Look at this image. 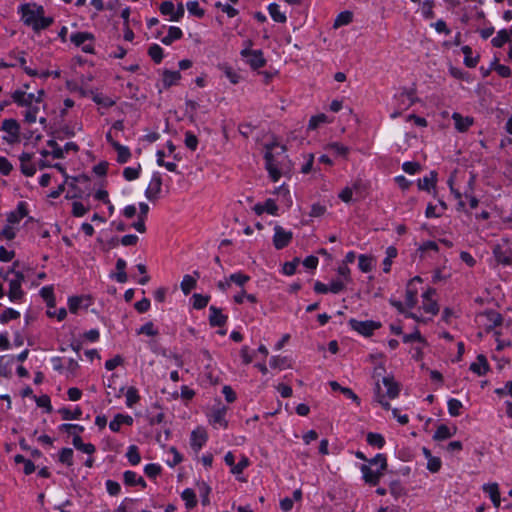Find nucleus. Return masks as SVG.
Wrapping results in <instances>:
<instances>
[{"label": "nucleus", "mask_w": 512, "mask_h": 512, "mask_svg": "<svg viewBox=\"0 0 512 512\" xmlns=\"http://www.w3.org/2000/svg\"><path fill=\"white\" fill-rule=\"evenodd\" d=\"M265 166L269 173V176L274 182H277L281 177V162L277 160L276 155L283 154L286 151V147L279 145L278 143H270L265 145Z\"/></svg>", "instance_id": "nucleus-1"}, {"label": "nucleus", "mask_w": 512, "mask_h": 512, "mask_svg": "<svg viewBox=\"0 0 512 512\" xmlns=\"http://www.w3.org/2000/svg\"><path fill=\"white\" fill-rule=\"evenodd\" d=\"M9 272L13 273L15 278L9 279V291L8 297L11 301H18L22 299L24 292L21 288L22 282L24 281V275L22 272L14 271V269H10Z\"/></svg>", "instance_id": "nucleus-2"}, {"label": "nucleus", "mask_w": 512, "mask_h": 512, "mask_svg": "<svg viewBox=\"0 0 512 512\" xmlns=\"http://www.w3.org/2000/svg\"><path fill=\"white\" fill-rule=\"evenodd\" d=\"M350 327L358 332L359 334L369 337L373 334V332L379 329L382 325L380 322L373 320L359 321L354 318L349 320Z\"/></svg>", "instance_id": "nucleus-3"}, {"label": "nucleus", "mask_w": 512, "mask_h": 512, "mask_svg": "<svg viewBox=\"0 0 512 512\" xmlns=\"http://www.w3.org/2000/svg\"><path fill=\"white\" fill-rule=\"evenodd\" d=\"M94 35L89 32H76L70 36V41L77 47H82L85 53H94V46L92 43L85 44L86 41H93Z\"/></svg>", "instance_id": "nucleus-4"}, {"label": "nucleus", "mask_w": 512, "mask_h": 512, "mask_svg": "<svg viewBox=\"0 0 512 512\" xmlns=\"http://www.w3.org/2000/svg\"><path fill=\"white\" fill-rule=\"evenodd\" d=\"M241 56L246 59V62L253 70L259 69L266 64V60L261 50L243 49Z\"/></svg>", "instance_id": "nucleus-5"}, {"label": "nucleus", "mask_w": 512, "mask_h": 512, "mask_svg": "<svg viewBox=\"0 0 512 512\" xmlns=\"http://www.w3.org/2000/svg\"><path fill=\"white\" fill-rule=\"evenodd\" d=\"M1 130L8 133L12 136L13 139H8L6 136L3 137V140L9 144H15L20 141L19 133H20V125L15 119H5L2 122Z\"/></svg>", "instance_id": "nucleus-6"}, {"label": "nucleus", "mask_w": 512, "mask_h": 512, "mask_svg": "<svg viewBox=\"0 0 512 512\" xmlns=\"http://www.w3.org/2000/svg\"><path fill=\"white\" fill-rule=\"evenodd\" d=\"M274 232L273 245L278 250L287 247L293 238L291 231H286L279 225L275 226Z\"/></svg>", "instance_id": "nucleus-7"}, {"label": "nucleus", "mask_w": 512, "mask_h": 512, "mask_svg": "<svg viewBox=\"0 0 512 512\" xmlns=\"http://www.w3.org/2000/svg\"><path fill=\"white\" fill-rule=\"evenodd\" d=\"M162 187V177L159 172H154L151 181L145 191V196L149 201H156L159 198Z\"/></svg>", "instance_id": "nucleus-8"}, {"label": "nucleus", "mask_w": 512, "mask_h": 512, "mask_svg": "<svg viewBox=\"0 0 512 512\" xmlns=\"http://www.w3.org/2000/svg\"><path fill=\"white\" fill-rule=\"evenodd\" d=\"M227 412V407L222 404H218L216 407L212 409V412L209 416V422L212 425H219L223 428L228 427V421L225 419V415Z\"/></svg>", "instance_id": "nucleus-9"}, {"label": "nucleus", "mask_w": 512, "mask_h": 512, "mask_svg": "<svg viewBox=\"0 0 512 512\" xmlns=\"http://www.w3.org/2000/svg\"><path fill=\"white\" fill-rule=\"evenodd\" d=\"M360 469L363 474L364 481L373 486H376L379 483L380 478L383 476L384 472L379 469L372 470L369 465L365 464H363Z\"/></svg>", "instance_id": "nucleus-10"}, {"label": "nucleus", "mask_w": 512, "mask_h": 512, "mask_svg": "<svg viewBox=\"0 0 512 512\" xmlns=\"http://www.w3.org/2000/svg\"><path fill=\"white\" fill-rule=\"evenodd\" d=\"M21 12L24 24L34 27L38 18V6L33 5L32 8L30 4H24L21 6Z\"/></svg>", "instance_id": "nucleus-11"}, {"label": "nucleus", "mask_w": 512, "mask_h": 512, "mask_svg": "<svg viewBox=\"0 0 512 512\" xmlns=\"http://www.w3.org/2000/svg\"><path fill=\"white\" fill-rule=\"evenodd\" d=\"M209 311V323L212 327H222L226 324L228 317L222 313L221 309L210 306Z\"/></svg>", "instance_id": "nucleus-12"}, {"label": "nucleus", "mask_w": 512, "mask_h": 512, "mask_svg": "<svg viewBox=\"0 0 512 512\" xmlns=\"http://www.w3.org/2000/svg\"><path fill=\"white\" fill-rule=\"evenodd\" d=\"M382 383L386 388V392L383 393L385 397L389 399H395L400 393V385L394 380L393 377H383Z\"/></svg>", "instance_id": "nucleus-13"}, {"label": "nucleus", "mask_w": 512, "mask_h": 512, "mask_svg": "<svg viewBox=\"0 0 512 512\" xmlns=\"http://www.w3.org/2000/svg\"><path fill=\"white\" fill-rule=\"evenodd\" d=\"M13 101L21 107H32L34 101V94L26 93L25 91L16 90L12 93Z\"/></svg>", "instance_id": "nucleus-14"}, {"label": "nucleus", "mask_w": 512, "mask_h": 512, "mask_svg": "<svg viewBox=\"0 0 512 512\" xmlns=\"http://www.w3.org/2000/svg\"><path fill=\"white\" fill-rule=\"evenodd\" d=\"M207 433L204 429H196L191 433V447L198 452L207 441Z\"/></svg>", "instance_id": "nucleus-15"}, {"label": "nucleus", "mask_w": 512, "mask_h": 512, "mask_svg": "<svg viewBox=\"0 0 512 512\" xmlns=\"http://www.w3.org/2000/svg\"><path fill=\"white\" fill-rule=\"evenodd\" d=\"M452 119L455 122V128L459 132H466L474 122L472 117H463L461 114L457 112L453 113Z\"/></svg>", "instance_id": "nucleus-16"}, {"label": "nucleus", "mask_w": 512, "mask_h": 512, "mask_svg": "<svg viewBox=\"0 0 512 512\" xmlns=\"http://www.w3.org/2000/svg\"><path fill=\"white\" fill-rule=\"evenodd\" d=\"M470 370L479 376L486 374L489 370V364L484 355L480 354L477 356V362H473L470 365Z\"/></svg>", "instance_id": "nucleus-17"}, {"label": "nucleus", "mask_w": 512, "mask_h": 512, "mask_svg": "<svg viewBox=\"0 0 512 512\" xmlns=\"http://www.w3.org/2000/svg\"><path fill=\"white\" fill-rule=\"evenodd\" d=\"M122 424L126 425H132L133 424V418L130 415H123V414H116L113 418V420L109 424V428L113 432H119L120 426Z\"/></svg>", "instance_id": "nucleus-18"}, {"label": "nucleus", "mask_w": 512, "mask_h": 512, "mask_svg": "<svg viewBox=\"0 0 512 512\" xmlns=\"http://www.w3.org/2000/svg\"><path fill=\"white\" fill-rule=\"evenodd\" d=\"M27 215V209L24 202H20L16 211H12L7 215L8 224H16Z\"/></svg>", "instance_id": "nucleus-19"}, {"label": "nucleus", "mask_w": 512, "mask_h": 512, "mask_svg": "<svg viewBox=\"0 0 512 512\" xmlns=\"http://www.w3.org/2000/svg\"><path fill=\"white\" fill-rule=\"evenodd\" d=\"M397 100L400 102L399 108L401 110H405V109H408L409 107H411L415 103L416 98H415L414 92L403 91L397 96Z\"/></svg>", "instance_id": "nucleus-20"}, {"label": "nucleus", "mask_w": 512, "mask_h": 512, "mask_svg": "<svg viewBox=\"0 0 512 512\" xmlns=\"http://www.w3.org/2000/svg\"><path fill=\"white\" fill-rule=\"evenodd\" d=\"M53 23V18L44 16V9L42 6H38V18L36 23L34 24L33 29L35 31H40L42 29L48 28Z\"/></svg>", "instance_id": "nucleus-21"}, {"label": "nucleus", "mask_w": 512, "mask_h": 512, "mask_svg": "<svg viewBox=\"0 0 512 512\" xmlns=\"http://www.w3.org/2000/svg\"><path fill=\"white\" fill-rule=\"evenodd\" d=\"M493 254L498 263L509 265L512 263V254L510 250H503L500 246L493 249Z\"/></svg>", "instance_id": "nucleus-22"}, {"label": "nucleus", "mask_w": 512, "mask_h": 512, "mask_svg": "<svg viewBox=\"0 0 512 512\" xmlns=\"http://www.w3.org/2000/svg\"><path fill=\"white\" fill-rule=\"evenodd\" d=\"M193 274L196 276V278L190 275H185L181 282V289L185 295H188L191 290L196 287L197 278L200 277V273L198 271H194Z\"/></svg>", "instance_id": "nucleus-23"}, {"label": "nucleus", "mask_w": 512, "mask_h": 512, "mask_svg": "<svg viewBox=\"0 0 512 512\" xmlns=\"http://www.w3.org/2000/svg\"><path fill=\"white\" fill-rule=\"evenodd\" d=\"M482 316L486 317L487 321L490 323L487 327V331L493 327L501 325L503 322L502 315L495 310L485 311Z\"/></svg>", "instance_id": "nucleus-24"}, {"label": "nucleus", "mask_w": 512, "mask_h": 512, "mask_svg": "<svg viewBox=\"0 0 512 512\" xmlns=\"http://www.w3.org/2000/svg\"><path fill=\"white\" fill-rule=\"evenodd\" d=\"M124 483L128 486L140 485L143 488L146 487V482L142 477H137V474L133 471H126L123 474Z\"/></svg>", "instance_id": "nucleus-25"}, {"label": "nucleus", "mask_w": 512, "mask_h": 512, "mask_svg": "<svg viewBox=\"0 0 512 512\" xmlns=\"http://www.w3.org/2000/svg\"><path fill=\"white\" fill-rule=\"evenodd\" d=\"M484 491L487 492L491 498V501L493 502L495 507H499L500 505V492L499 487L497 483H491L484 485L483 487Z\"/></svg>", "instance_id": "nucleus-26"}, {"label": "nucleus", "mask_w": 512, "mask_h": 512, "mask_svg": "<svg viewBox=\"0 0 512 512\" xmlns=\"http://www.w3.org/2000/svg\"><path fill=\"white\" fill-rule=\"evenodd\" d=\"M181 74L178 71L164 70L163 72V85L165 88H169L172 85L177 84L180 80Z\"/></svg>", "instance_id": "nucleus-27"}, {"label": "nucleus", "mask_w": 512, "mask_h": 512, "mask_svg": "<svg viewBox=\"0 0 512 512\" xmlns=\"http://www.w3.org/2000/svg\"><path fill=\"white\" fill-rule=\"evenodd\" d=\"M183 36L182 30L178 27L171 26L168 34L161 39L164 45H171L173 41L180 39Z\"/></svg>", "instance_id": "nucleus-28"}, {"label": "nucleus", "mask_w": 512, "mask_h": 512, "mask_svg": "<svg viewBox=\"0 0 512 512\" xmlns=\"http://www.w3.org/2000/svg\"><path fill=\"white\" fill-rule=\"evenodd\" d=\"M462 52L464 54V64L469 68H474L477 66L479 62V55L476 57H472V48L468 45L462 47Z\"/></svg>", "instance_id": "nucleus-29"}, {"label": "nucleus", "mask_w": 512, "mask_h": 512, "mask_svg": "<svg viewBox=\"0 0 512 512\" xmlns=\"http://www.w3.org/2000/svg\"><path fill=\"white\" fill-rule=\"evenodd\" d=\"M456 433V427L453 429V431L450 430V428L444 424L438 426V428L435 431V434L433 438L435 440H445L448 438H451Z\"/></svg>", "instance_id": "nucleus-30"}, {"label": "nucleus", "mask_w": 512, "mask_h": 512, "mask_svg": "<svg viewBox=\"0 0 512 512\" xmlns=\"http://www.w3.org/2000/svg\"><path fill=\"white\" fill-rule=\"evenodd\" d=\"M114 149L117 151V161L119 163H126L130 159L131 152L128 147L123 146L120 143H115Z\"/></svg>", "instance_id": "nucleus-31"}, {"label": "nucleus", "mask_w": 512, "mask_h": 512, "mask_svg": "<svg viewBox=\"0 0 512 512\" xmlns=\"http://www.w3.org/2000/svg\"><path fill=\"white\" fill-rule=\"evenodd\" d=\"M181 497L185 501L186 508L192 509L196 506V504H197L196 494L192 489H190V488L185 489L182 492Z\"/></svg>", "instance_id": "nucleus-32"}, {"label": "nucleus", "mask_w": 512, "mask_h": 512, "mask_svg": "<svg viewBox=\"0 0 512 512\" xmlns=\"http://www.w3.org/2000/svg\"><path fill=\"white\" fill-rule=\"evenodd\" d=\"M353 20V14L350 11H343L336 17L333 27L339 28L343 25H348Z\"/></svg>", "instance_id": "nucleus-33"}, {"label": "nucleus", "mask_w": 512, "mask_h": 512, "mask_svg": "<svg viewBox=\"0 0 512 512\" xmlns=\"http://www.w3.org/2000/svg\"><path fill=\"white\" fill-rule=\"evenodd\" d=\"M41 297L46 301L47 306L55 307L54 290L52 286H45L40 290Z\"/></svg>", "instance_id": "nucleus-34"}, {"label": "nucleus", "mask_w": 512, "mask_h": 512, "mask_svg": "<svg viewBox=\"0 0 512 512\" xmlns=\"http://www.w3.org/2000/svg\"><path fill=\"white\" fill-rule=\"evenodd\" d=\"M437 173L432 171L430 173V177L426 176L423 179H419L418 187L420 190L429 191L431 186H434L436 183Z\"/></svg>", "instance_id": "nucleus-35"}, {"label": "nucleus", "mask_w": 512, "mask_h": 512, "mask_svg": "<svg viewBox=\"0 0 512 512\" xmlns=\"http://www.w3.org/2000/svg\"><path fill=\"white\" fill-rule=\"evenodd\" d=\"M125 268H126V261L122 258H119L116 262L117 273L115 276L116 280L119 283H125L128 279L127 274L125 272Z\"/></svg>", "instance_id": "nucleus-36"}, {"label": "nucleus", "mask_w": 512, "mask_h": 512, "mask_svg": "<svg viewBox=\"0 0 512 512\" xmlns=\"http://www.w3.org/2000/svg\"><path fill=\"white\" fill-rule=\"evenodd\" d=\"M269 14L272 19L279 23L286 22L287 18L284 13L280 12L279 6L276 3H272L268 6Z\"/></svg>", "instance_id": "nucleus-37"}, {"label": "nucleus", "mask_w": 512, "mask_h": 512, "mask_svg": "<svg viewBox=\"0 0 512 512\" xmlns=\"http://www.w3.org/2000/svg\"><path fill=\"white\" fill-rule=\"evenodd\" d=\"M510 40V36H509V33L507 32V30L503 29V30H500L498 31L496 37H494L492 40H491V43L494 47H497V48H500L502 47L506 42H508Z\"/></svg>", "instance_id": "nucleus-38"}, {"label": "nucleus", "mask_w": 512, "mask_h": 512, "mask_svg": "<svg viewBox=\"0 0 512 512\" xmlns=\"http://www.w3.org/2000/svg\"><path fill=\"white\" fill-rule=\"evenodd\" d=\"M373 262V257L362 254L359 256V269L365 273L370 272L373 268Z\"/></svg>", "instance_id": "nucleus-39"}, {"label": "nucleus", "mask_w": 512, "mask_h": 512, "mask_svg": "<svg viewBox=\"0 0 512 512\" xmlns=\"http://www.w3.org/2000/svg\"><path fill=\"white\" fill-rule=\"evenodd\" d=\"M58 413L61 414L63 420H75L81 417L82 410L76 407V409L71 412L68 408H61L58 410Z\"/></svg>", "instance_id": "nucleus-40"}, {"label": "nucleus", "mask_w": 512, "mask_h": 512, "mask_svg": "<svg viewBox=\"0 0 512 512\" xmlns=\"http://www.w3.org/2000/svg\"><path fill=\"white\" fill-rule=\"evenodd\" d=\"M148 55L156 64H159L163 59V49L158 44H153L148 49Z\"/></svg>", "instance_id": "nucleus-41"}, {"label": "nucleus", "mask_w": 512, "mask_h": 512, "mask_svg": "<svg viewBox=\"0 0 512 512\" xmlns=\"http://www.w3.org/2000/svg\"><path fill=\"white\" fill-rule=\"evenodd\" d=\"M367 442L371 446L382 448L385 444L384 437L381 434L369 432L366 438Z\"/></svg>", "instance_id": "nucleus-42"}, {"label": "nucleus", "mask_w": 512, "mask_h": 512, "mask_svg": "<svg viewBox=\"0 0 512 512\" xmlns=\"http://www.w3.org/2000/svg\"><path fill=\"white\" fill-rule=\"evenodd\" d=\"M192 300H193V307L195 309L199 310V309H203L207 306V304L210 300V296L195 293L192 296Z\"/></svg>", "instance_id": "nucleus-43"}, {"label": "nucleus", "mask_w": 512, "mask_h": 512, "mask_svg": "<svg viewBox=\"0 0 512 512\" xmlns=\"http://www.w3.org/2000/svg\"><path fill=\"white\" fill-rule=\"evenodd\" d=\"M126 457L132 465L139 464L141 461V456L139 454L138 447L136 445L129 446Z\"/></svg>", "instance_id": "nucleus-44"}, {"label": "nucleus", "mask_w": 512, "mask_h": 512, "mask_svg": "<svg viewBox=\"0 0 512 512\" xmlns=\"http://www.w3.org/2000/svg\"><path fill=\"white\" fill-rule=\"evenodd\" d=\"M84 300H87L84 296H72L68 299V306L71 313L76 314L81 307Z\"/></svg>", "instance_id": "nucleus-45"}, {"label": "nucleus", "mask_w": 512, "mask_h": 512, "mask_svg": "<svg viewBox=\"0 0 512 512\" xmlns=\"http://www.w3.org/2000/svg\"><path fill=\"white\" fill-rule=\"evenodd\" d=\"M270 365L272 368L281 370L290 367L288 359L281 356H273L270 360Z\"/></svg>", "instance_id": "nucleus-46"}, {"label": "nucleus", "mask_w": 512, "mask_h": 512, "mask_svg": "<svg viewBox=\"0 0 512 512\" xmlns=\"http://www.w3.org/2000/svg\"><path fill=\"white\" fill-rule=\"evenodd\" d=\"M59 461L67 466H72L73 450L71 448H62L59 453Z\"/></svg>", "instance_id": "nucleus-47"}, {"label": "nucleus", "mask_w": 512, "mask_h": 512, "mask_svg": "<svg viewBox=\"0 0 512 512\" xmlns=\"http://www.w3.org/2000/svg\"><path fill=\"white\" fill-rule=\"evenodd\" d=\"M140 396L135 387H129L126 392V405L132 407L134 404L139 402Z\"/></svg>", "instance_id": "nucleus-48"}, {"label": "nucleus", "mask_w": 512, "mask_h": 512, "mask_svg": "<svg viewBox=\"0 0 512 512\" xmlns=\"http://www.w3.org/2000/svg\"><path fill=\"white\" fill-rule=\"evenodd\" d=\"M375 398L377 399V401L381 404V406L385 410H389L390 409L389 402L384 400L385 395L382 392V388H381V385H380L379 381H377L376 385H375Z\"/></svg>", "instance_id": "nucleus-49"}, {"label": "nucleus", "mask_w": 512, "mask_h": 512, "mask_svg": "<svg viewBox=\"0 0 512 512\" xmlns=\"http://www.w3.org/2000/svg\"><path fill=\"white\" fill-rule=\"evenodd\" d=\"M20 317V313L12 308H7L0 315V322L7 323L10 320L17 319Z\"/></svg>", "instance_id": "nucleus-50"}, {"label": "nucleus", "mask_w": 512, "mask_h": 512, "mask_svg": "<svg viewBox=\"0 0 512 512\" xmlns=\"http://www.w3.org/2000/svg\"><path fill=\"white\" fill-rule=\"evenodd\" d=\"M497 59L494 60V62L491 63V68L495 70L501 77L506 78L511 75V70L508 66L498 64Z\"/></svg>", "instance_id": "nucleus-51"}, {"label": "nucleus", "mask_w": 512, "mask_h": 512, "mask_svg": "<svg viewBox=\"0 0 512 512\" xmlns=\"http://www.w3.org/2000/svg\"><path fill=\"white\" fill-rule=\"evenodd\" d=\"M461 408L462 403L459 400L452 398L448 401V411L451 416H459Z\"/></svg>", "instance_id": "nucleus-52"}, {"label": "nucleus", "mask_w": 512, "mask_h": 512, "mask_svg": "<svg viewBox=\"0 0 512 512\" xmlns=\"http://www.w3.org/2000/svg\"><path fill=\"white\" fill-rule=\"evenodd\" d=\"M229 280L231 282L235 283L236 285L242 287L250 280V277L246 274L238 272V273L231 274L229 277Z\"/></svg>", "instance_id": "nucleus-53"}, {"label": "nucleus", "mask_w": 512, "mask_h": 512, "mask_svg": "<svg viewBox=\"0 0 512 512\" xmlns=\"http://www.w3.org/2000/svg\"><path fill=\"white\" fill-rule=\"evenodd\" d=\"M140 170H141L140 165H138V167H136V168L126 167L123 171V176L128 181L135 180L139 177Z\"/></svg>", "instance_id": "nucleus-54"}, {"label": "nucleus", "mask_w": 512, "mask_h": 512, "mask_svg": "<svg viewBox=\"0 0 512 512\" xmlns=\"http://www.w3.org/2000/svg\"><path fill=\"white\" fill-rule=\"evenodd\" d=\"M370 465H379V470L385 471L387 468V459L384 454H377L374 458L369 460Z\"/></svg>", "instance_id": "nucleus-55"}, {"label": "nucleus", "mask_w": 512, "mask_h": 512, "mask_svg": "<svg viewBox=\"0 0 512 512\" xmlns=\"http://www.w3.org/2000/svg\"><path fill=\"white\" fill-rule=\"evenodd\" d=\"M185 145L188 149L195 151L198 146V139L192 132L187 131L185 133Z\"/></svg>", "instance_id": "nucleus-56"}, {"label": "nucleus", "mask_w": 512, "mask_h": 512, "mask_svg": "<svg viewBox=\"0 0 512 512\" xmlns=\"http://www.w3.org/2000/svg\"><path fill=\"white\" fill-rule=\"evenodd\" d=\"M417 303V291L410 288V284L406 290V305L413 308Z\"/></svg>", "instance_id": "nucleus-57"}, {"label": "nucleus", "mask_w": 512, "mask_h": 512, "mask_svg": "<svg viewBox=\"0 0 512 512\" xmlns=\"http://www.w3.org/2000/svg\"><path fill=\"white\" fill-rule=\"evenodd\" d=\"M60 430L66 431L69 434H79L84 431V427L78 424H62Z\"/></svg>", "instance_id": "nucleus-58"}, {"label": "nucleus", "mask_w": 512, "mask_h": 512, "mask_svg": "<svg viewBox=\"0 0 512 512\" xmlns=\"http://www.w3.org/2000/svg\"><path fill=\"white\" fill-rule=\"evenodd\" d=\"M144 472L149 478H155L161 473V467L153 463L147 464L144 468Z\"/></svg>", "instance_id": "nucleus-59"}, {"label": "nucleus", "mask_w": 512, "mask_h": 512, "mask_svg": "<svg viewBox=\"0 0 512 512\" xmlns=\"http://www.w3.org/2000/svg\"><path fill=\"white\" fill-rule=\"evenodd\" d=\"M327 121V116L325 114H319L316 116L311 117L309 120L308 128L311 130L316 129L321 123H324Z\"/></svg>", "instance_id": "nucleus-60"}, {"label": "nucleus", "mask_w": 512, "mask_h": 512, "mask_svg": "<svg viewBox=\"0 0 512 512\" xmlns=\"http://www.w3.org/2000/svg\"><path fill=\"white\" fill-rule=\"evenodd\" d=\"M187 9L191 14H193L199 18L204 16V10L199 7V4L197 1L188 2Z\"/></svg>", "instance_id": "nucleus-61"}, {"label": "nucleus", "mask_w": 512, "mask_h": 512, "mask_svg": "<svg viewBox=\"0 0 512 512\" xmlns=\"http://www.w3.org/2000/svg\"><path fill=\"white\" fill-rule=\"evenodd\" d=\"M36 404L39 407L46 408V411L50 413L52 411L50 397L48 395H42L40 397H35Z\"/></svg>", "instance_id": "nucleus-62"}, {"label": "nucleus", "mask_w": 512, "mask_h": 512, "mask_svg": "<svg viewBox=\"0 0 512 512\" xmlns=\"http://www.w3.org/2000/svg\"><path fill=\"white\" fill-rule=\"evenodd\" d=\"M138 334H145L148 336H156L158 331L154 328V324L152 322H147L138 330Z\"/></svg>", "instance_id": "nucleus-63"}, {"label": "nucleus", "mask_w": 512, "mask_h": 512, "mask_svg": "<svg viewBox=\"0 0 512 512\" xmlns=\"http://www.w3.org/2000/svg\"><path fill=\"white\" fill-rule=\"evenodd\" d=\"M106 488H107L108 493L111 496H116L121 491L120 484L118 482H116V481H113V480H107L106 481Z\"/></svg>", "instance_id": "nucleus-64"}]
</instances>
